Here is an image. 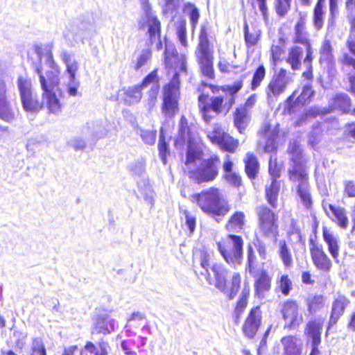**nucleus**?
Masks as SVG:
<instances>
[{
  "mask_svg": "<svg viewBox=\"0 0 355 355\" xmlns=\"http://www.w3.org/2000/svg\"><path fill=\"white\" fill-rule=\"evenodd\" d=\"M261 324V311L259 306L252 308L242 327L245 337L252 339L256 335Z\"/></svg>",
  "mask_w": 355,
  "mask_h": 355,
  "instance_id": "nucleus-18",
  "label": "nucleus"
},
{
  "mask_svg": "<svg viewBox=\"0 0 355 355\" xmlns=\"http://www.w3.org/2000/svg\"><path fill=\"white\" fill-rule=\"evenodd\" d=\"M329 105L331 110H338L343 113H347L350 110L351 100L347 94L340 93L336 94L329 101Z\"/></svg>",
  "mask_w": 355,
  "mask_h": 355,
  "instance_id": "nucleus-24",
  "label": "nucleus"
},
{
  "mask_svg": "<svg viewBox=\"0 0 355 355\" xmlns=\"http://www.w3.org/2000/svg\"><path fill=\"white\" fill-rule=\"evenodd\" d=\"M31 355H46V349L42 337L33 338L31 345Z\"/></svg>",
  "mask_w": 355,
  "mask_h": 355,
  "instance_id": "nucleus-41",
  "label": "nucleus"
},
{
  "mask_svg": "<svg viewBox=\"0 0 355 355\" xmlns=\"http://www.w3.org/2000/svg\"><path fill=\"white\" fill-rule=\"evenodd\" d=\"M348 304L349 300L343 295H338L332 303L328 328L336 324L340 316L344 313Z\"/></svg>",
  "mask_w": 355,
  "mask_h": 355,
  "instance_id": "nucleus-20",
  "label": "nucleus"
},
{
  "mask_svg": "<svg viewBox=\"0 0 355 355\" xmlns=\"http://www.w3.org/2000/svg\"><path fill=\"white\" fill-rule=\"evenodd\" d=\"M207 99L208 96L204 94H201L198 96V103L201 114L204 120L207 123H209L213 116L209 114L210 110H211L209 108V103L207 101Z\"/></svg>",
  "mask_w": 355,
  "mask_h": 355,
  "instance_id": "nucleus-37",
  "label": "nucleus"
},
{
  "mask_svg": "<svg viewBox=\"0 0 355 355\" xmlns=\"http://www.w3.org/2000/svg\"><path fill=\"white\" fill-rule=\"evenodd\" d=\"M92 25L89 21L76 20L66 25L62 35L67 44L75 46L87 37L91 32Z\"/></svg>",
  "mask_w": 355,
  "mask_h": 355,
  "instance_id": "nucleus-10",
  "label": "nucleus"
},
{
  "mask_svg": "<svg viewBox=\"0 0 355 355\" xmlns=\"http://www.w3.org/2000/svg\"><path fill=\"white\" fill-rule=\"evenodd\" d=\"M259 228L262 234L274 241L278 236V216L266 206H260L257 209Z\"/></svg>",
  "mask_w": 355,
  "mask_h": 355,
  "instance_id": "nucleus-11",
  "label": "nucleus"
},
{
  "mask_svg": "<svg viewBox=\"0 0 355 355\" xmlns=\"http://www.w3.org/2000/svg\"><path fill=\"white\" fill-rule=\"evenodd\" d=\"M281 312L286 328L297 329L303 322V316L300 313L299 305L296 301H285L282 304Z\"/></svg>",
  "mask_w": 355,
  "mask_h": 355,
  "instance_id": "nucleus-14",
  "label": "nucleus"
},
{
  "mask_svg": "<svg viewBox=\"0 0 355 355\" xmlns=\"http://www.w3.org/2000/svg\"><path fill=\"white\" fill-rule=\"evenodd\" d=\"M289 179L293 182H298L297 193L305 207L310 208L312 199L306 172H303L301 169H293Z\"/></svg>",
  "mask_w": 355,
  "mask_h": 355,
  "instance_id": "nucleus-13",
  "label": "nucleus"
},
{
  "mask_svg": "<svg viewBox=\"0 0 355 355\" xmlns=\"http://www.w3.org/2000/svg\"><path fill=\"white\" fill-rule=\"evenodd\" d=\"M152 84L150 91L148 92V106L150 108H152L157 100V96L159 92V78L157 75L156 80L150 83V85Z\"/></svg>",
  "mask_w": 355,
  "mask_h": 355,
  "instance_id": "nucleus-45",
  "label": "nucleus"
},
{
  "mask_svg": "<svg viewBox=\"0 0 355 355\" xmlns=\"http://www.w3.org/2000/svg\"><path fill=\"white\" fill-rule=\"evenodd\" d=\"M291 155L293 165L288 170L289 176H291V171L293 169H301L303 172H306L304 166L302 162V150L293 153Z\"/></svg>",
  "mask_w": 355,
  "mask_h": 355,
  "instance_id": "nucleus-47",
  "label": "nucleus"
},
{
  "mask_svg": "<svg viewBox=\"0 0 355 355\" xmlns=\"http://www.w3.org/2000/svg\"><path fill=\"white\" fill-rule=\"evenodd\" d=\"M256 294L259 297H263L265 293L270 289L271 278L266 270H261L254 284Z\"/></svg>",
  "mask_w": 355,
  "mask_h": 355,
  "instance_id": "nucleus-26",
  "label": "nucleus"
},
{
  "mask_svg": "<svg viewBox=\"0 0 355 355\" xmlns=\"http://www.w3.org/2000/svg\"><path fill=\"white\" fill-rule=\"evenodd\" d=\"M152 52L150 48L141 50L140 54L137 58L135 69L138 70L146 65L151 59Z\"/></svg>",
  "mask_w": 355,
  "mask_h": 355,
  "instance_id": "nucleus-44",
  "label": "nucleus"
},
{
  "mask_svg": "<svg viewBox=\"0 0 355 355\" xmlns=\"http://www.w3.org/2000/svg\"><path fill=\"white\" fill-rule=\"evenodd\" d=\"M17 86L20 94V98L24 110L27 112L35 113L40 111L45 105L49 109L47 102L42 96V101L33 98L31 91V82L30 80L21 76L17 80Z\"/></svg>",
  "mask_w": 355,
  "mask_h": 355,
  "instance_id": "nucleus-8",
  "label": "nucleus"
},
{
  "mask_svg": "<svg viewBox=\"0 0 355 355\" xmlns=\"http://www.w3.org/2000/svg\"><path fill=\"white\" fill-rule=\"evenodd\" d=\"M156 78L157 69H155L144 78L140 85L129 87L125 92V103L130 105L139 103L142 97L141 90L147 87L150 82L156 80Z\"/></svg>",
  "mask_w": 355,
  "mask_h": 355,
  "instance_id": "nucleus-16",
  "label": "nucleus"
},
{
  "mask_svg": "<svg viewBox=\"0 0 355 355\" xmlns=\"http://www.w3.org/2000/svg\"><path fill=\"white\" fill-rule=\"evenodd\" d=\"M212 143L218 144L220 148L233 153L239 145V141L225 133L220 127L214 128L213 131L207 135Z\"/></svg>",
  "mask_w": 355,
  "mask_h": 355,
  "instance_id": "nucleus-15",
  "label": "nucleus"
},
{
  "mask_svg": "<svg viewBox=\"0 0 355 355\" xmlns=\"http://www.w3.org/2000/svg\"><path fill=\"white\" fill-rule=\"evenodd\" d=\"M184 12L189 15L191 26L195 28L200 17L198 9L193 4L187 3L184 6Z\"/></svg>",
  "mask_w": 355,
  "mask_h": 355,
  "instance_id": "nucleus-42",
  "label": "nucleus"
},
{
  "mask_svg": "<svg viewBox=\"0 0 355 355\" xmlns=\"http://www.w3.org/2000/svg\"><path fill=\"white\" fill-rule=\"evenodd\" d=\"M191 200L196 202L202 211L211 214L217 221L218 219L216 216H225L231 209V205L222 198L219 190L214 187L193 195Z\"/></svg>",
  "mask_w": 355,
  "mask_h": 355,
  "instance_id": "nucleus-2",
  "label": "nucleus"
},
{
  "mask_svg": "<svg viewBox=\"0 0 355 355\" xmlns=\"http://www.w3.org/2000/svg\"><path fill=\"white\" fill-rule=\"evenodd\" d=\"M189 137V129L187 124V120L184 116H182L179 123L178 135L176 138V143L183 144Z\"/></svg>",
  "mask_w": 355,
  "mask_h": 355,
  "instance_id": "nucleus-39",
  "label": "nucleus"
},
{
  "mask_svg": "<svg viewBox=\"0 0 355 355\" xmlns=\"http://www.w3.org/2000/svg\"><path fill=\"white\" fill-rule=\"evenodd\" d=\"M241 282V277L239 272H234L231 277L230 286L228 288L227 287V291L224 293L227 295L230 300H232L237 295Z\"/></svg>",
  "mask_w": 355,
  "mask_h": 355,
  "instance_id": "nucleus-35",
  "label": "nucleus"
},
{
  "mask_svg": "<svg viewBox=\"0 0 355 355\" xmlns=\"http://www.w3.org/2000/svg\"><path fill=\"white\" fill-rule=\"evenodd\" d=\"M306 304L309 313L314 314L323 307L324 298L322 295L309 297L306 300Z\"/></svg>",
  "mask_w": 355,
  "mask_h": 355,
  "instance_id": "nucleus-36",
  "label": "nucleus"
},
{
  "mask_svg": "<svg viewBox=\"0 0 355 355\" xmlns=\"http://www.w3.org/2000/svg\"><path fill=\"white\" fill-rule=\"evenodd\" d=\"M310 254L314 266L319 270L327 272L331 267V261L328 257L322 245L313 239L310 240Z\"/></svg>",
  "mask_w": 355,
  "mask_h": 355,
  "instance_id": "nucleus-17",
  "label": "nucleus"
},
{
  "mask_svg": "<svg viewBox=\"0 0 355 355\" xmlns=\"http://www.w3.org/2000/svg\"><path fill=\"white\" fill-rule=\"evenodd\" d=\"M197 62L202 74L209 79L214 78L213 51H195Z\"/></svg>",
  "mask_w": 355,
  "mask_h": 355,
  "instance_id": "nucleus-19",
  "label": "nucleus"
},
{
  "mask_svg": "<svg viewBox=\"0 0 355 355\" xmlns=\"http://www.w3.org/2000/svg\"><path fill=\"white\" fill-rule=\"evenodd\" d=\"M52 47L53 45L51 44L44 45L35 44L33 46L34 51L39 58L40 63L42 62L43 56L45 58L47 57V55H49V52H52Z\"/></svg>",
  "mask_w": 355,
  "mask_h": 355,
  "instance_id": "nucleus-52",
  "label": "nucleus"
},
{
  "mask_svg": "<svg viewBox=\"0 0 355 355\" xmlns=\"http://www.w3.org/2000/svg\"><path fill=\"white\" fill-rule=\"evenodd\" d=\"M130 168L132 174L141 176L145 172L144 162L141 160L135 161L130 164Z\"/></svg>",
  "mask_w": 355,
  "mask_h": 355,
  "instance_id": "nucleus-59",
  "label": "nucleus"
},
{
  "mask_svg": "<svg viewBox=\"0 0 355 355\" xmlns=\"http://www.w3.org/2000/svg\"><path fill=\"white\" fill-rule=\"evenodd\" d=\"M245 215L242 211H236L229 218L225 228L230 232H240L244 227Z\"/></svg>",
  "mask_w": 355,
  "mask_h": 355,
  "instance_id": "nucleus-25",
  "label": "nucleus"
},
{
  "mask_svg": "<svg viewBox=\"0 0 355 355\" xmlns=\"http://www.w3.org/2000/svg\"><path fill=\"white\" fill-rule=\"evenodd\" d=\"M164 62L166 65L169 64L170 59L178 55V52L173 44H165V50L164 52Z\"/></svg>",
  "mask_w": 355,
  "mask_h": 355,
  "instance_id": "nucleus-63",
  "label": "nucleus"
},
{
  "mask_svg": "<svg viewBox=\"0 0 355 355\" xmlns=\"http://www.w3.org/2000/svg\"><path fill=\"white\" fill-rule=\"evenodd\" d=\"M249 116L245 107L237 108L234 116V123L240 133H243L248 126Z\"/></svg>",
  "mask_w": 355,
  "mask_h": 355,
  "instance_id": "nucleus-32",
  "label": "nucleus"
},
{
  "mask_svg": "<svg viewBox=\"0 0 355 355\" xmlns=\"http://www.w3.org/2000/svg\"><path fill=\"white\" fill-rule=\"evenodd\" d=\"M324 323V319L318 317L310 320L306 327L305 333L311 338L314 343H320L321 330Z\"/></svg>",
  "mask_w": 355,
  "mask_h": 355,
  "instance_id": "nucleus-22",
  "label": "nucleus"
},
{
  "mask_svg": "<svg viewBox=\"0 0 355 355\" xmlns=\"http://www.w3.org/2000/svg\"><path fill=\"white\" fill-rule=\"evenodd\" d=\"M158 149L159 157L163 164H166L167 162L166 157L168 152V148L166 142L164 141V139H162V137H160L159 140Z\"/></svg>",
  "mask_w": 355,
  "mask_h": 355,
  "instance_id": "nucleus-60",
  "label": "nucleus"
},
{
  "mask_svg": "<svg viewBox=\"0 0 355 355\" xmlns=\"http://www.w3.org/2000/svg\"><path fill=\"white\" fill-rule=\"evenodd\" d=\"M279 286L281 292L284 295H288L292 288V282L288 275H282L280 277Z\"/></svg>",
  "mask_w": 355,
  "mask_h": 355,
  "instance_id": "nucleus-57",
  "label": "nucleus"
},
{
  "mask_svg": "<svg viewBox=\"0 0 355 355\" xmlns=\"http://www.w3.org/2000/svg\"><path fill=\"white\" fill-rule=\"evenodd\" d=\"M200 156L201 153L199 150L194 148H189L187 153L185 164L188 166L190 164L195 162L198 159L200 160Z\"/></svg>",
  "mask_w": 355,
  "mask_h": 355,
  "instance_id": "nucleus-61",
  "label": "nucleus"
},
{
  "mask_svg": "<svg viewBox=\"0 0 355 355\" xmlns=\"http://www.w3.org/2000/svg\"><path fill=\"white\" fill-rule=\"evenodd\" d=\"M345 4L348 21L355 19V0H346Z\"/></svg>",
  "mask_w": 355,
  "mask_h": 355,
  "instance_id": "nucleus-64",
  "label": "nucleus"
},
{
  "mask_svg": "<svg viewBox=\"0 0 355 355\" xmlns=\"http://www.w3.org/2000/svg\"><path fill=\"white\" fill-rule=\"evenodd\" d=\"M320 53L321 62H326L327 64H331L334 62V55L330 41L327 40L324 41Z\"/></svg>",
  "mask_w": 355,
  "mask_h": 355,
  "instance_id": "nucleus-38",
  "label": "nucleus"
},
{
  "mask_svg": "<svg viewBox=\"0 0 355 355\" xmlns=\"http://www.w3.org/2000/svg\"><path fill=\"white\" fill-rule=\"evenodd\" d=\"M279 190L280 182L277 180H272L270 185L266 186V196L268 202L273 208H277Z\"/></svg>",
  "mask_w": 355,
  "mask_h": 355,
  "instance_id": "nucleus-30",
  "label": "nucleus"
},
{
  "mask_svg": "<svg viewBox=\"0 0 355 355\" xmlns=\"http://www.w3.org/2000/svg\"><path fill=\"white\" fill-rule=\"evenodd\" d=\"M209 108L216 114L222 112L223 98L222 96H213L209 99Z\"/></svg>",
  "mask_w": 355,
  "mask_h": 355,
  "instance_id": "nucleus-56",
  "label": "nucleus"
},
{
  "mask_svg": "<svg viewBox=\"0 0 355 355\" xmlns=\"http://www.w3.org/2000/svg\"><path fill=\"white\" fill-rule=\"evenodd\" d=\"M211 254L205 251L200 252V266L205 270L207 275V281L209 284H212L211 282L210 273L208 271V268L210 266Z\"/></svg>",
  "mask_w": 355,
  "mask_h": 355,
  "instance_id": "nucleus-49",
  "label": "nucleus"
},
{
  "mask_svg": "<svg viewBox=\"0 0 355 355\" xmlns=\"http://www.w3.org/2000/svg\"><path fill=\"white\" fill-rule=\"evenodd\" d=\"M324 11L323 8L315 7L313 9V26L316 30H320L324 24Z\"/></svg>",
  "mask_w": 355,
  "mask_h": 355,
  "instance_id": "nucleus-51",
  "label": "nucleus"
},
{
  "mask_svg": "<svg viewBox=\"0 0 355 355\" xmlns=\"http://www.w3.org/2000/svg\"><path fill=\"white\" fill-rule=\"evenodd\" d=\"M256 261L257 257L254 254L252 250L250 248L248 250V264L246 266L245 270L248 271L251 275L255 277L257 276V272L255 270L256 266Z\"/></svg>",
  "mask_w": 355,
  "mask_h": 355,
  "instance_id": "nucleus-55",
  "label": "nucleus"
},
{
  "mask_svg": "<svg viewBox=\"0 0 355 355\" xmlns=\"http://www.w3.org/2000/svg\"><path fill=\"white\" fill-rule=\"evenodd\" d=\"M177 35L180 44L187 47L188 45L187 40V30L186 25L184 23L181 24L177 29Z\"/></svg>",
  "mask_w": 355,
  "mask_h": 355,
  "instance_id": "nucleus-62",
  "label": "nucleus"
},
{
  "mask_svg": "<svg viewBox=\"0 0 355 355\" xmlns=\"http://www.w3.org/2000/svg\"><path fill=\"white\" fill-rule=\"evenodd\" d=\"M211 270L215 277V287L223 293L227 291V277L228 270L220 263H214L211 266Z\"/></svg>",
  "mask_w": 355,
  "mask_h": 355,
  "instance_id": "nucleus-21",
  "label": "nucleus"
},
{
  "mask_svg": "<svg viewBox=\"0 0 355 355\" xmlns=\"http://www.w3.org/2000/svg\"><path fill=\"white\" fill-rule=\"evenodd\" d=\"M115 321L107 314L98 317L94 324V329L98 333L103 334H110L114 330Z\"/></svg>",
  "mask_w": 355,
  "mask_h": 355,
  "instance_id": "nucleus-27",
  "label": "nucleus"
},
{
  "mask_svg": "<svg viewBox=\"0 0 355 355\" xmlns=\"http://www.w3.org/2000/svg\"><path fill=\"white\" fill-rule=\"evenodd\" d=\"M144 10L145 15L139 21V28L143 30L147 28L150 44L155 46L157 51H160L163 48L161 40V23L148 3L144 6Z\"/></svg>",
  "mask_w": 355,
  "mask_h": 355,
  "instance_id": "nucleus-5",
  "label": "nucleus"
},
{
  "mask_svg": "<svg viewBox=\"0 0 355 355\" xmlns=\"http://www.w3.org/2000/svg\"><path fill=\"white\" fill-rule=\"evenodd\" d=\"M244 162L247 175L250 179H254L259 168L257 157L253 153L248 152L245 155Z\"/></svg>",
  "mask_w": 355,
  "mask_h": 355,
  "instance_id": "nucleus-29",
  "label": "nucleus"
},
{
  "mask_svg": "<svg viewBox=\"0 0 355 355\" xmlns=\"http://www.w3.org/2000/svg\"><path fill=\"white\" fill-rule=\"evenodd\" d=\"M60 58L64 64L65 71L68 74L67 92L71 96H76L79 94L78 89L80 87V82L76 79V73L80 69V63L76 59L75 55L66 49L61 51Z\"/></svg>",
  "mask_w": 355,
  "mask_h": 355,
  "instance_id": "nucleus-7",
  "label": "nucleus"
},
{
  "mask_svg": "<svg viewBox=\"0 0 355 355\" xmlns=\"http://www.w3.org/2000/svg\"><path fill=\"white\" fill-rule=\"evenodd\" d=\"M302 55L303 49L300 46H293L290 49L286 62L291 65L293 71L300 69Z\"/></svg>",
  "mask_w": 355,
  "mask_h": 355,
  "instance_id": "nucleus-31",
  "label": "nucleus"
},
{
  "mask_svg": "<svg viewBox=\"0 0 355 355\" xmlns=\"http://www.w3.org/2000/svg\"><path fill=\"white\" fill-rule=\"evenodd\" d=\"M45 64L50 69L43 73L42 63L35 64L34 70L39 77V82L42 90V96L47 102L49 111L57 114L61 112L62 104L58 98L56 92L61 94L59 89L60 69L55 62L53 53L49 51V55L45 58Z\"/></svg>",
  "mask_w": 355,
  "mask_h": 355,
  "instance_id": "nucleus-1",
  "label": "nucleus"
},
{
  "mask_svg": "<svg viewBox=\"0 0 355 355\" xmlns=\"http://www.w3.org/2000/svg\"><path fill=\"white\" fill-rule=\"evenodd\" d=\"M265 76V67L263 65L259 66L253 75L251 83L252 90H255L261 85V83L264 79Z\"/></svg>",
  "mask_w": 355,
  "mask_h": 355,
  "instance_id": "nucleus-48",
  "label": "nucleus"
},
{
  "mask_svg": "<svg viewBox=\"0 0 355 355\" xmlns=\"http://www.w3.org/2000/svg\"><path fill=\"white\" fill-rule=\"evenodd\" d=\"M213 51L209 46L207 30L202 27L199 36V44L196 51Z\"/></svg>",
  "mask_w": 355,
  "mask_h": 355,
  "instance_id": "nucleus-46",
  "label": "nucleus"
},
{
  "mask_svg": "<svg viewBox=\"0 0 355 355\" xmlns=\"http://www.w3.org/2000/svg\"><path fill=\"white\" fill-rule=\"evenodd\" d=\"M138 133L146 144L149 145L155 144L156 139V131L139 129Z\"/></svg>",
  "mask_w": 355,
  "mask_h": 355,
  "instance_id": "nucleus-54",
  "label": "nucleus"
},
{
  "mask_svg": "<svg viewBox=\"0 0 355 355\" xmlns=\"http://www.w3.org/2000/svg\"><path fill=\"white\" fill-rule=\"evenodd\" d=\"M292 75L291 73L287 72V71L283 68L279 69V70L273 75L266 89L268 101L269 102L274 101L275 99L285 92L287 85L293 82Z\"/></svg>",
  "mask_w": 355,
  "mask_h": 355,
  "instance_id": "nucleus-12",
  "label": "nucleus"
},
{
  "mask_svg": "<svg viewBox=\"0 0 355 355\" xmlns=\"http://www.w3.org/2000/svg\"><path fill=\"white\" fill-rule=\"evenodd\" d=\"M243 244V239L241 236L229 234L227 240L217 242V248L225 261L235 266L241 263Z\"/></svg>",
  "mask_w": 355,
  "mask_h": 355,
  "instance_id": "nucleus-6",
  "label": "nucleus"
},
{
  "mask_svg": "<svg viewBox=\"0 0 355 355\" xmlns=\"http://www.w3.org/2000/svg\"><path fill=\"white\" fill-rule=\"evenodd\" d=\"M297 338L294 336H286L282 339L286 355H300V345L297 344Z\"/></svg>",
  "mask_w": 355,
  "mask_h": 355,
  "instance_id": "nucleus-33",
  "label": "nucleus"
},
{
  "mask_svg": "<svg viewBox=\"0 0 355 355\" xmlns=\"http://www.w3.org/2000/svg\"><path fill=\"white\" fill-rule=\"evenodd\" d=\"M328 207L332 212L338 225L343 228L347 227L348 225V218L345 209L341 207H335L331 204L328 205Z\"/></svg>",
  "mask_w": 355,
  "mask_h": 355,
  "instance_id": "nucleus-34",
  "label": "nucleus"
},
{
  "mask_svg": "<svg viewBox=\"0 0 355 355\" xmlns=\"http://www.w3.org/2000/svg\"><path fill=\"white\" fill-rule=\"evenodd\" d=\"M279 254L286 266H290L293 263V259L291 250L285 241H279Z\"/></svg>",
  "mask_w": 355,
  "mask_h": 355,
  "instance_id": "nucleus-40",
  "label": "nucleus"
},
{
  "mask_svg": "<svg viewBox=\"0 0 355 355\" xmlns=\"http://www.w3.org/2000/svg\"><path fill=\"white\" fill-rule=\"evenodd\" d=\"M260 31L259 30H254L252 33L250 32L248 25L245 22L244 24V37L248 46H252L255 45L259 40Z\"/></svg>",
  "mask_w": 355,
  "mask_h": 355,
  "instance_id": "nucleus-43",
  "label": "nucleus"
},
{
  "mask_svg": "<svg viewBox=\"0 0 355 355\" xmlns=\"http://www.w3.org/2000/svg\"><path fill=\"white\" fill-rule=\"evenodd\" d=\"M293 41L295 43H299L304 46L310 44L308 34L305 31V19L303 17H300L295 26Z\"/></svg>",
  "mask_w": 355,
  "mask_h": 355,
  "instance_id": "nucleus-28",
  "label": "nucleus"
},
{
  "mask_svg": "<svg viewBox=\"0 0 355 355\" xmlns=\"http://www.w3.org/2000/svg\"><path fill=\"white\" fill-rule=\"evenodd\" d=\"M323 239L328 246V250L333 259L338 262L339 255L338 238L333 232H330L327 227L322 228Z\"/></svg>",
  "mask_w": 355,
  "mask_h": 355,
  "instance_id": "nucleus-23",
  "label": "nucleus"
},
{
  "mask_svg": "<svg viewBox=\"0 0 355 355\" xmlns=\"http://www.w3.org/2000/svg\"><path fill=\"white\" fill-rule=\"evenodd\" d=\"M313 95V91L309 85H306L302 87L301 93L295 99L293 104H304Z\"/></svg>",
  "mask_w": 355,
  "mask_h": 355,
  "instance_id": "nucleus-50",
  "label": "nucleus"
},
{
  "mask_svg": "<svg viewBox=\"0 0 355 355\" xmlns=\"http://www.w3.org/2000/svg\"><path fill=\"white\" fill-rule=\"evenodd\" d=\"M220 159L216 155L200 159L196 168L189 171V177L197 184L209 182L218 175Z\"/></svg>",
  "mask_w": 355,
  "mask_h": 355,
  "instance_id": "nucleus-4",
  "label": "nucleus"
},
{
  "mask_svg": "<svg viewBox=\"0 0 355 355\" xmlns=\"http://www.w3.org/2000/svg\"><path fill=\"white\" fill-rule=\"evenodd\" d=\"M268 171L272 180H277L281 175V166L277 164L276 159L273 160L272 157L269 161Z\"/></svg>",
  "mask_w": 355,
  "mask_h": 355,
  "instance_id": "nucleus-58",
  "label": "nucleus"
},
{
  "mask_svg": "<svg viewBox=\"0 0 355 355\" xmlns=\"http://www.w3.org/2000/svg\"><path fill=\"white\" fill-rule=\"evenodd\" d=\"M291 0H275V9L279 16H284L291 8Z\"/></svg>",
  "mask_w": 355,
  "mask_h": 355,
  "instance_id": "nucleus-53",
  "label": "nucleus"
},
{
  "mask_svg": "<svg viewBox=\"0 0 355 355\" xmlns=\"http://www.w3.org/2000/svg\"><path fill=\"white\" fill-rule=\"evenodd\" d=\"M17 96L12 80L6 76H0V119L12 123L18 112Z\"/></svg>",
  "mask_w": 355,
  "mask_h": 355,
  "instance_id": "nucleus-3",
  "label": "nucleus"
},
{
  "mask_svg": "<svg viewBox=\"0 0 355 355\" xmlns=\"http://www.w3.org/2000/svg\"><path fill=\"white\" fill-rule=\"evenodd\" d=\"M180 84L179 72H175L171 81L164 87L162 112L167 117H173L178 109Z\"/></svg>",
  "mask_w": 355,
  "mask_h": 355,
  "instance_id": "nucleus-9",
  "label": "nucleus"
}]
</instances>
